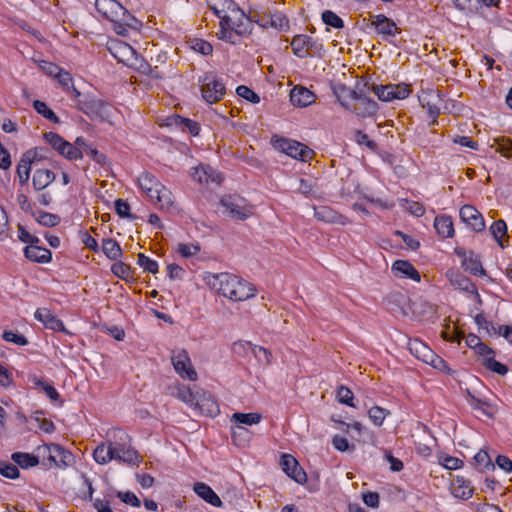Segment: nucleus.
I'll return each instance as SVG.
<instances>
[{
  "instance_id": "obj_1",
  "label": "nucleus",
  "mask_w": 512,
  "mask_h": 512,
  "mask_svg": "<svg viewBox=\"0 0 512 512\" xmlns=\"http://www.w3.org/2000/svg\"><path fill=\"white\" fill-rule=\"evenodd\" d=\"M203 281L210 290L232 302L248 301L257 293L252 283L228 272H205Z\"/></svg>"
},
{
  "instance_id": "obj_2",
  "label": "nucleus",
  "mask_w": 512,
  "mask_h": 512,
  "mask_svg": "<svg viewBox=\"0 0 512 512\" xmlns=\"http://www.w3.org/2000/svg\"><path fill=\"white\" fill-rule=\"evenodd\" d=\"M95 8L104 18L114 23L117 34L126 36L128 28H136L138 21L116 0H96Z\"/></svg>"
},
{
  "instance_id": "obj_3",
  "label": "nucleus",
  "mask_w": 512,
  "mask_h": 512,
  "mask_svg": "<svg viewBox=\"0 0 512 512\" xmlns=\"http://www.w3.org/2000/svg\"><path fill=\"white\" fill-rule=\"evenodd\" d=\"M250 32L251 23L249 19L242 11L233 8L231 14L223 15L218 37L231 44H237L239 36L247 35Z\"/></svg>"
},
{
  "instance_id": "obj_4",
  "label": "nucleus",
  "mask_w": 512,
  "mask_h": 512,
  "mask_svg": "<svg viewBox=\"0 0 512 512\" xmlns=\"http://www.w3.org/2000/svg\"><path fill=\"white\" fill-rule=\"evenodd\" d=\"M218 210L233 220H245L251 215L252 206L241 194H222Z\"/></svg>"
},
{
  "instance_id": "obj_5",
  "label": "nucleus",
  "mask_w": 512,
  "mask_h": 512,
  "mask_svg": "<svg viewBox=\"0 0 512 512\" xmlns=\"http://www.w3.org/2000/svg\"><path fill=\"white\" fill-rule=\"evenodd\" d=\"M108 49L118 62L130 67H135L143 73H147L151 70L150 65L144 63L143 60L138 57L136 51L125 42L113 40L110 42Z\"/></svg>"
},
{
  "instance_id": "obj_6",
  "label": "nucleus",
  "mask_w": 512,
  "mask_h": 512,
  "mask_svg": "<svg viewBox=\"0 0 512 512\" xmlns=\"http://www.w3.org/2000/svg\"><path fill=\"white\" fill-rule=\"evenodd\" d=\"M409 350L418 360L430 365L434 369L447 374L453 373L446 362L419 339H414L409 342Z\"/></svg>"
},
{
  "instance_id": "obj_7",
  "label": "nucleus",
  "mask_w": 512,
  "mask_h": 512,
  "mask_svg": "<svg viewBox=\"0 0 512 512\" xmlns=\"http://www.w3.org/2000/svg\"><path fill=\"white\" fill-rule=\"evenodd\" d=\"M37 451L48 461L50 467H67L73 460L72 454L57 444H44L39 446Z\"/></svg>"
},
{
  "instance_id": "obj_8",
  "label": "nucleus",
  "mask_w": 512,
  "mask_h": 512,
  "mask_svg": "<svg viewBox=\"0 0 512 512\" xmlns=\"http://www.w3.org/2000/svg\"><path fill=\"white\" fill-rule=\"evenodd\" d=\"M273 145L276 150L303 162L309 161L314 155L309 147L296 140L279 138L274 141Z\"/></svg>"
},
{
  "instance_id": "obj_9",
  "label": "nucleus",
  "mask_w": 512,
  "mask_h": 512,
  "mask_svg": "<svg viewBox=\"0 0 512 512\" xmlns=\"http://www.w3.org/2000/svg\"><path fill=\"white\" fill-rule=\"evenodd\" d=\"M203 99L210 104L223 99L226 88L225 84L214 75H206L201 86Z\"/></svg>"
},
{
  "instance_id": "obj_10",
  "label": "nucleus",
  "mask_w": 512,
  "mask_h": 512,
  "mask_svg": "<svg viewBox=\"0 0 512 512\" xmlns=\"http://www.w3.org/2000/svg\"><path fill=\"white\" fill-rule=\"evenodd\" d=\"M172 365L176 373L183 379L196 381L198 376L193 367L191 358L187 350L182 349L175 352L171 357Z\"/></svg>"
},
{
  "instance_id": "obj_11",
  "label": "nucleus",
  "mask_w": 512,
  "mask_h": 512,
  "mask_svg": "<svg viewBox=\"0 0 512 512\" xmlns=\"http://www.w3.org/2000/svg\"><path fill=\"white\" fill-rule=\"evenodd\" d=\"M282 471L299 485H305L308 476L304 469L299 465L297 459L291 454H282L280 458Z\"/></svg>"
},
{
  "instance_id": "obj_12",
  "label": "nucleus",
  "mask_w": 512,
  "mask_h": 512,
  "mask_svg": "<svg viewBox=\"0 0 512 512\" xmlns=\"http://www.w3.org/2000/svg\"><path fill=\"white\" fill-rule=\"evenodd\" d=\"M291 48L297 57L305 58L314 56L322 49V45L307 35H296L291 41Z\"/></svg>"
},
{
  "instance_id": "obj_13",
  "label": "nucleus",
  "mask_w": 512,
  "mask_h": 512,
  "mask_svg": "<svg viewBox=\"0 0 512 512\" xmlns=\"http://www.w3.org/2000/svg\"><path fill=\"white\" fill-rule=\"evenodd\" d=\"M199 414L215 417L219 414V406L214 397L203 389H197L196 400L192 407Z\"/></svg>"
},
{
  "instance_id": "obj_14",
  "label": "nucleus",
  "mask_w": 512,
  "mask_h": 512,
  "mask_svg": "<svg viewBox=\"0 0 512 512\" xmlns=\"http://www.w3.org/2000/svg\"><path fill=\"white\" fill-rule=\"evenodd\" d=\"M373 92L379 100L387 102L394 99H405L410 94V89L406 84L375 85Z\"/></svg>"
},
{
  "instance_id": "obj_15",
  "label": "nucleus",
  "mask_w": 512,
  "mask_h": 512,
  "mask_svg": "<svg viewBox=\"0 0 512 512\" xmlns=\"http://www.w3.org/2000/svg\"><path fill=\"white\" fill-rule=\"evenodd\" d=\"M150 202L162 211L177 213L182 211L184 201L177 194H152Z\"/></svg>"
},
{
  "instance_id": "obj_16",
  "label": "nucleus",
  "mask_w": 512,
  "mask_h": 512,
  "mask_svg": "<svg viewBox=\"0 0 512 512\" xmlns=\"http://www.w3.org/2000/svg\"><path fill=\"white\" fill-rule=\"evenodd\" d=\"M436 312V307L426 300H416L410 302L407 307L402 309L404 316L411 317L414 320H423L432 316Z\"/></svg>"
},
{
  "instance_id": "obj_17",
  "label": "nucleus",
  "mask_w": 512,
  "mask_h": 512,
  "mask_svg": "<svg viewBox=\"0 0 512 512\" xmlns=\"http://www.w3.org/2000/svg\"><path fill=\"white\" fill-rule=\"evenodd\" d=\"M419 102L423 108L427 109L429 116L433 119L431 124H435L442 106L440 92L438 90L422 91Z\"/></svg>"
},
{
  "instance_id": "obj_18",
  "label": "nucleus",
  "mask_w": 512,
  "mask_h": 512,
  "mask_svg": "<svg viewBox=\"0 0 512 512\" xmlns=\"http://www.w3.org/2000/svg\"><path fill=\"white\" fill-rule=\"evenodd\" d=\"M470 405L475 411L479 412L480 415L490 419L494 418L495 414L498 412L497 401L493 397L470 394Z\"/></svg>"
},
{
  "instance_id": "obj_19",
  "label": "nucleus",
  "mask_w": 512,
  "mask_h": 512,
  "mask_svg": "<svg viewBox=\"0 0 512 512\" xmlns=\"http://www.w3.org/2000/svg\"><path fill=\"white\" fill-rule=\"evenodd\" d=\"M78 108L90 117L104 119L108 115L109 105L100 99L89 98L78 101Z\"/></svg>"
},
{
  "instance_id": "obj_20",
  "label": "nucleus",
  "mask_w": 512,
  "mask_h": 512,
  "mask_svg": "<svg viewBox=\"0 0 512 512\" xmlns=\"http://www.w3.org/2000/svg\"><path fill=\"white\" fill-rule=\"evenodd\" d=\"M190 175L193 180L201 184L215 183L219 185L223 180L221 173L214 170L211 166L204 164L192 168Z\"/></svg>"
},
{
  "instance_id": "obj_21",
  "label": "nucleus",
  "mask_w": 512,
  "mask_h": 512,
  "mask_svg": "<svg viewBox=\"0 0 512 512\" xmlns=\"http://www.w3.org/2000/svg\"><path fill=\"white\" fill-rule=\"evenodd\" d=\"M392 273L396 278L411 280L415 283L421 281L418 270L407 260H397L392 264Z\"/></svg>"
},
{
  "instance_id": "obj_22",
  "label": "nucleus",
  "mask_w": 512,
  "mask_h": 512,
  "mask_svg": "<svg viewBox=\"0 0 512 512\" xmlns=\"http://www.w3.org/2000/svg\"><path fill=\"white\" fill-rule=\"evenodd\" d=\"M352 98L354 99L353 112L361 117L374 116L378 111V104L362 95L357 94L355 91L352 92Z\"/></svg>"
},
{
  "instance_id": "obj_23",
  "label": "nucleus",
  "mask_w": 512,
  "mask_h": 512,
  "mask_svg": "<svg viewBox=\"0 0 512 512\" xmlns=\"http://www.w3.org/2000/svg\"><path fill=\"white\" fill-rule=\"evenodd\" d=\"M461 219L474 231L480 232L485 228V222L481 213L473 206L464 205L460 209Z\"/></svg>"
},
{
  "instance_id": "obj_24",
  "label": "nucleus",
  "mask_w": 512,
  "mask_h": 512,
  "mask_svg": "<svg viewBox=\"0 0 512 512\" xmlns=\"http://www.w3.org/2000/svg\"><path fill=\"white\" fill-rule=\"evenodd\" d=\"M313 211L314 216L320 221L343 226L348 223V219L345 216L339 214L338 212L325 205H314Z\"/></svg>"
},
{
  "instance_id": "obj_25",
  "label": "nucleus",
  "mask_w": 512,
  "mask_h": 512,
  "mask_svg": "<svg viewBox=\"0 0 512 512\" xmlns=\"http://www.w3.org/2000/svg\"><path fill=\"white\" fill-rule=\"evenodd\" d=\"M34 317L39 322L43 323L44 326L48 329L54 331H62L66 332L67 330L63 324V322L58 319L50 310L46 308H39L35 311Z\"/></svg>"
},
{
  "instance_id": "obj_26",
  "label": "nucleus",
  "mask_w": 512,
  "mask_h": 512,
  "mask_svg": "<svg viewBox=\"0 0 512 512\" xmlns=\"http://www.w3.org/2000/svg\"><path fill=\"white\" fill-rule=\"evenodd\" d=\"M371 24L375 27L377 32L384 37L394 36L399 32L396 23L383 14L371 16Z\"/></svg>"
},
{
  "instance_id": "obj_27",
  "label": "nucleus",
  "mask_w": 512,
  "mask_h": 512,
  "mask_svg": "<svg viewBox=\"0 0 512 512\" xmlns=\"http://www.w3.org/2000/svg\"><path fill=\"white\" fill-rule=\"evenodd\" d=\"M316 96L312 91L302 86H295L290 92V101L294 106L307 107L314 103Z\"/></svg>"
},
{
  "instance_id": "obj_28",
  "label": "nucleus",
  "mask_w": 512,
  "mask_h": 512,
  "mask_svg": "<svg viewBox=\"0 0 512 512\" xmlns=\"http://www.w3.org/2000/svg\"><path fill=\"white\" fill-rule=\"evenodd\" d=\"M193 491L205 502L215 507H221L222 501L220 497L212 490L210 486L203 482H195Z\"/></svg>"
},
{
  "instance_id": "obj_29",
  "label": "nucleus",
  "mask_w": 512,
  "mask_h": 512,
  "mask_svg": "<svg viewBox=\"0 0 512 512\" xmlns=\"http://www.w3.org/2000/svg\"><path fill=\"white\" fill-rule=\"evenodd\" d=\"M93 458L98 464L105 465L116 459V448L111 442L100 443L93 452Z\"/></svg>"
},
{
  "instance_id": "obj_30",
  "label": "nucleus",
  "mask_w": 512,
  "mask_h": 512,
  "mask_svg": "<svg viewBox=\"0 0 512 512\" xmlns=\"http://www.w3.org/2000/svg\"><path fill=\"white\" fill-rule=\"evenodd\" d=\"M170 394L183 403L192 407L194 401L196 400L197 390L193 391L189 386L177 384L170 387Z\"/></svg>"
},
{
  "instance_id": "obj_31",
  "label": "nucleus",
  "mask_w": 512,
  "mask_h": 512,
  "mask_svg": "<svg viewBox=\"0 0 512 512\" xmlns=\"http://www.w3.org/2000/svg\"><path fill=\"white\" fill-rule=\"evenodd\" d=\"M34 155V152H25L17 165V176L20 184L27 183L29 179L30 171L33 167V157H35Z\"/></svg>"
},
{
  "instance_id": "obj_32",
  "label": "nucleus",
  "mask_w": 512,
  "mask_h": 512,
  "mask_svg": "<svg viewBox=\"0 0 512 512\" xmlns=\"http://www.w3.org/2000/svg\"><path fill=\"white\" fill-rule=\"evenodd\" d=\"M139 188L143 192H162L163 190H167L168 188L159 182L152 174L143 173L138 178Z\"/></svg>"
},
{
  "instance_id": "obj_33",
  "label": "nucleus",
  "mask_w": 512,
  "mask_h": 512,
  "mask_svg": "<svg viewBox=\"0 0 512 512\" xmlns=\"http://www.w3.org/2000/svg\"><path fill=\"white\" fill-rule=\"evenodd\" d=\"M25 256L34 262L48 263L51 260L52 253L50 250L37 246L35 244L28 245L25 250Z\"/></svg>"
},
{
  "instance_id": "obj_34",
  "label": "nucleus",
  "mask_w": 512,
  "mask_h": 512,
  "mask_svg": "<svg viewBox=\"0 0 512 512\" xmlns=\"http://www.w3.org/2000/svg\"><path fill=\"white\" fill-rule=\"evenodd\" d=\"M390 415L391 411L389 409L379 405H373L367 411L368 419L375 427L383 426Z\"/></svg>"
},
{
  "instance_id": "obj_35",
  "label": "nucleus",
  "mask_w": 512,
  "mask_h": 512,
  "mask_svg": "<svg viewBox=\"0 0 512 512\" xmlns=\"http://www.w3.org/2000/svg\"><path fill=\"white\" fill-rule=\"evenodd\" d=\"M447 275L453 287L475 294L479 298L474 284L467 277L455 272H449Z\"/></svg>"
},
{
  "instance_id": "obj_36",
  "label": "nucleus",
  "mask_w": 512,
  "mask_h": 512,
  "mask_svg": "<svg viewBox=\"0 0 512 512\" xmlns=\"http://www.w3.org/2000/svg\"><path fill=\"white\" fill-rule=\"evenodd\" d=\"M55 178L54 173L49 169H36L32 178L36 190L46 188Z\"/></svg>"
},
{
  "instance_id": "obj_37",
  "label": "nucleus",
  "mask_w": 512,
  "mask_h": 512,
  "mask_svg": "<svg viewBox=\"0 0 512 512\" xmlns=\"http://www.w3.org/2000/svg\"><path fill=\"white\" fill-rule=\"evenodd\" d=\"M260 25L263 27H272L278 30H282L288 27L287 18L279 12L265 15L260 19Z\"/></svg>"
},
{
  "instance_id": "obj_38",
  "label": "nucleus",
  "mask_w": 512,
  "mask_h": 512,
  "mask_svg": "<svg viewBox=\"0 0 512 512\" xmlns=\"http://www.w3.org/2000/svg\"><path fill=\"white\" fill-rule=\"evenodd\" d=\"M365 200L369 202L371 212L389 209L394 206V201L389 199L386 194H369V198Z\"/></svg>"
},
{
  "instance_id": "obj_39",
  "label": "nucleus",
  "mask_w": 512,
  "mask_h": 512,
  "mask_svg": "<svg viewBox=\"0 0 512 512\" xmlns=\"http://www.w3.org/2000/svg\"><path fill=\"white\" fill-rule=\"evenodd\" d=\"M434 227L437 233L443 238H451L454 235V227L450 217L438 216L434 220Z\"/></svg>"
},
{
  "instance_id": "obj_40",
  "label": "nucleus",
  "mask_w": 512,
  "mask_h": 512,
  "mask_svg": "<svg viewBox=\"0 0 512 512\" xmlns=\"http://www.w3.org/2000/svg\"><path fill=\"white\" fill-rule=\"evenodd\" d=\"M251 352L255 360L263 366H270L273 361L272 352L261 345L250 344Z\"/></svg>"
},
{
  "instance_id": "obj_41",
  "label": "nucleus",
  "mask_w": 512,
  "mask_h": 512,
  "mask_svg": "<svg viewBox=\"0 0 512 512\" xmlns=\"http://www.w3.org/2000/svg\"><path fill=\"white\" fill-rule=\"evenodd\" d=\"M262 415L257 412L252 413H234L231 416V422L239 424V425H257L261 422Z\"/></svg>"
},
{
  "instance_id": "obj_42",
  "label": "nucleus",
  "mask_w": 512,
  "mask_h": 512,
  "mask_svg": "<svg viewBox=\"0 0 512 512\" xmlns=\"http://www.w3.org/2000/svg\"><path fill=\"white\" fill-rule=\"evenodd\" d=\"M490 233L498 242L500 247H504L507 243V226L503 220H498L490 226Z\"/></svg>"
},
{
  "instance_id": "obj_43",
  "label": "nucleus",
  "mask_w": 512,
  "mask_h": 512,
  "mask_svg": "<svg viewBox=\"0 0 512 512\" xmlns=\"http://www.w3.org/2000/svg\"><path fill=\"white\" fill-rule=\"evenodd\" d=\"M102 250L104 254L111 260H118L122 257V250L115 240H104L102 243Z\"/></svg>"
},
{
  "instance_id": "obj_44",
  "label": "nucleus",
  "mask_w": 512,
  "mask_h": 512,
  "mask_svg": "<svg viewBox=\"0 0 512 512\" xmlns=\"http://www.w3.org/2000/svg\"><path fill=\"white\" fill-rule=\"evenodd\" d=\"M12 458L19 466L23 468L34 467L39 463L38 457L28 453H14Z\"/></svg>"
},
{
  "instance_id": "obj_45",
  "label": "nucleus",
  "mask_w": 512,
  "mask_h": 512,
  "mask_svg": "<svg viewBox=\"0 0 512 512\" xmlns=\"http://www.w3.org/2000/svg\"><path fill=\"white\" fill-rule=\"evenodd\" d=\"M139 455L134 449L131 448H119L116 449V459L126 462V463H138L139 462Z\"/></svg>"
},
{
  "instance_id": "obj_46",
  "label": "nucleus",
  "mask_w": 512,
  "mask_h": 512,
  "mask_svg": "<svg viewBox=\"0 0 512 512\" xmlns=\"http://www.w3.org/2000/svg\"><path fill=\"white\" fill-rule=\"evenodd\" d=\"M336 398L339 403L347 405L349 407L355 408L354 404V394L353 392L346 386H339L336 391Z\"/></svg>"
},
{
  "instance_id": "obj_47",
  "label": "nucleus",
  "mask_w": 512,
  "mask_h": 512,
  "mask_svg": "<svg viewBox=\"0 0 512 512\" xmlns=\"http://www.w3.org/2000/svg\"><path fill=\"white\" fill-rule=\"evenodd\" d=\"M36 221L46 227H54L59 223L58 216L41 211H33Z\"/></svg>"
},
{
  "instance_id": "obj_48",
  "label": "nucleus",
  "mask_w": 512,
  "mask_h": 512,
  "mask_svg": "<svg viewBox=\"0 0 512 512\" xmlns=\"http://www.w3.org/2000/svg\"><path fill=\"white\" fill-rule=\"evenodd\" d=\"M209 6L221 21L223 15H228L226 9L233 6V3L230 0H210Z\"/></svg>"
},
{
  "instance_id": "obj_49",
  "label": "nucleus",
  "mask_w": 512,
  "mask_h": 512,
  "mask_svg": "<svg viewBox=\"0 0 512 512\" xmlns=\"http://www.w3.org/2000/svg\"><path fill=\"white\" fill-rule=\"evenodd\" d=\"M26 197L22 195L19 198V203L21 204V207L24 210H35L38 206H47L50 203V199L45 194H37V197L35 200H33V207L31 204L26 205Z\"/></svg>"
},
{
  "instance_id": "obj_50",
  "label": "nucleus",
  "mask_w": 512,
  "mask_h": 512,
  "mask_svg": "<svg viewBox=\"0 0 512 512\" xmlns=\"http://www.w3.org/2000/svg\"><path fill=\"white\" fill-rule=\"evenodd\" d=\"M33 107L39 114H41L49 121L53 123H59L58 116L50 108H48L44 102L40 100H35L33 102Z\"/></svg>"
},
{
  "instance_id": "obj_51",
  "label": "nucleus",
  "mask_w": 512,
  "mask_h": 512,
  "mask_svg": "<svg viewBox=\"0 0 512 512\" xmlns=\"http://www.w3.org/2000/svg\"><path fill=\"white\" fill-rule=\"evenodd\" d=\"M472 493L473 489L462 480L457 479L453 484V494L457 498L468 499L471 497Z\"/></svg>"
},
{
  "instance_id": "obj_52",
  "label": "nucleus",
  "mask_w": 512,
  "mask_h": 512,
  "mask_svg": "<svg viewBox=\"0 0 512 512\" xmlns=\"http://www.w3.org/2000/svg\"><path fill=\"white\" fill-rule=\"evenodd\" d=\"M60 155L66 157L69 160L81 159L83 157V151L75 147L70 142L66 141L62 146Z\"/></svg>"
},
{
  "instance_id": "obj_53",
  "label": "nucleus",
  "mask_w": 512,
  "mask_h": 512,
  "mask_svg": "<svg viewBox=\"0 0 512 512\" xmlns=\"http://www.w3.org/2000/svg\"><path fill=\"white\" fill-rule=\"evenodd\" d=\"M322 21L333 28L341 29L344 27L343 20L333 11L326 10L322 13Z\"/></svg>"
},
{
  "instance_id": "obj_54",
  "label": "nucleus",
  "mask_w": 512,
  "mask_h": 512,
  "mask_svg": "<svg viewBox=\"0 0 512 512\" xmlns=\"http://www.w3.org/2000/svg\"><path fill=\"white\" fill-rule=\"evenodd\" d=\"M332 445L339 452L355 450V445L353 443H350L346 437L341 435H335L332 438Z\"/></svg>"
},
{
  "instance_id": "obj_55",
  "label": "nucleus",
  "mask_w": 512,
  "mask_h": 512,
  "mask_svg": "<svg viewBox=\"0 0 512 512\" xmlns=\"http://www.w3.org/2000/svg\"><path fill=\"white\" fill-rule=\"evenodd\" d=\"M32 419L38 424V427L46 433H52L55 429L54 424L46 419L41 411H36Z\"/></svg>"
},
{
  "instance_id": "obj_56",
  "label": "nucleus",
  "mask_w": 512,
  "mask_h": 512,
  "mask_svg": "<svg viewBox=\"0 0 512 512\" xmlns=\"http://www.w3.org/2000/svg\"><path fill=\"white\" fill-rule=\"evenodd\" d=\"M439 463L448 470H456L462 467L463 462L457 457L441 454L438 458Z\"/></svg>"
},
{
  "instance_id": "obj_57",
  "label": "nucleus",
  "mask_w": 512,
  "mask_h": 512,
  "mask_svg": "<svg viewBox=\"0 0 512 512\" xmlns=\"http://www.w3.org/2000/svg\"><path fill=\"white\" fill-rule=\"evenodd\" d=\"M34 384L37 388H40L52 401L59 399V394L53 386L42 379L36 378Z\"/></svg>"
},
{
  "instance_id": "obj_58",
  "label": "nucleus",
  "mask_w": 512,
  "mask_h": 512,
  "mask_svg": "<svg viewBox=\"0 0 512 512\" xmlns=\"http://www.w3.org/2000/svg\"><path fill=\"white\" fill-rule=\"evenodd\" d=\"M112 272L123 280H128L131 277V268L129 265L118 261L115 262L111 267Z\"/></svg>"
},
{
  "instance_id": "obj_59",
  "label": "nucleus",
  "mask_w": 512,
  "mask_h": 512,
  "mask_svg": "<svg viewBox=\"0 0 512 512\" xmlns=\"http://www.w3.org/2000/svg\"><path fill=\"white\" fill-rule=\"evenodd\" d=\"M44 139L58 153H60L63 144H65L66 142V140H64L59 134L54 132L45 133Z\"/></svg>"
},
{
  "instance_id": "obj_60",
  "label": "nucleus",
  "mask_w": 512,
  "mask_h": 512,
  "mask_svg": "<svg viewBox=\"0 0 512 512\" xmlns=\"http://www.w3.org/2000/svg\"><path fill=\"white\" fill-rule=\"evenodd\" d=\"M137 263L145 271H148L152 274H156L158 272V264L143 253L138 254Z\"/></svg>"
},
{
  "instance_id": "obj_61",
  "label": "nucleus",
  "mask_w": 512,
  "mask_h": 512,
  "mask_svg": "<svg viewBox=\"0 0 512 512\" xmlns=\"http://www.w3.org/2000/svg\"><path fill=\"white\" fill-rule=\"evenodd\" d=\"M401 205L404 207L406 211L417 217L422 216L425 212L424 207L419 202L416 201H409L407 199H403L401 201Z\"/></svg>"
},
{
  "instance_id": "obj_62",
  "label": "nucleus",
  "mask_w": 512,
  "mask_h": 512,
  "mask_svg": "<svg viewBox=\"0 0 512 512\" xmlns=\"http://www.w3.org/2000/svg\"><path fill=\"white\" fill-rule=\"evenodd\" d=\"M191 48L202 55H210L213 51L212 45L202 39H194L191 41Z\"/></svg>"
},
{
  "instance_id": "obj_63",
  "label": "nucleus",
  "mask_w": 512,
  "mask_h": 512,
  "mask_svg": "<svg viewBox=\"0 0 512 512\" xmlns=\"http://www.w3.org/2000/svg\"><path fill=\"white\" fill-rule=\"evenodd\" d=\"M236 92L240 97L248 100L251 103H259L260 102L259 95L256 94L253 90H251L249 87H247L245 85L238 86L236 89Z\"/></svg>"
},
{
  "instance_id": "obj_64",
  "label": "nucleus",
  "mask_w": 512,
  "mask_h": 512,
  "mask_svg": "<svg viewBox=\"0 0 512 512\" xmlns=\"http://www.w3.org/2000/svg\"><path fill=\"white\" fill-rule=\"evenodd\" d=\"M483 366L499 375H505L508 372V368L504 364L496 361L494 356L486 359Z\"/></svg>"
}]
</instances>
